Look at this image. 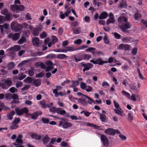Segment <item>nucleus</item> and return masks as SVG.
<instances>
[{
	"instance_id": "052dcab7",
	"label": "nucleus",
	"mask_w": 147,
	"mask_h": 147,
	"mask_svg": "<svg viewBox=\"0 0 147 147\" xmlns=\"http://www.w3.org/2000/svg\"><path fill=\"white\" fill-rule=\"evenodd\" d=\"M8 13L7 10L5 8L4 9L1 11V13L4 15H6Z\"/></svg>"
},
{
	"instance_id": "9d476101",
	"label": "nucleus",
	"mask_w": 147,
	"mask_h": 147,
	"mask_svg": "<svg viewBox=\"0 0 147 147\" xmlns=\"http://www.w3.org/2000/svg\"><path fill=\"white\" fill-rule=\"evenodd\" d=\"M130 48V46L127 44H121L118 46L117 49L120 50L124 49L125 51H127L129 50Z\"/></svg>"
},
{
	"instance_id": "4468645a",
	"label": "nucleus",
	"mask_w": 147,
	"mask_h": 147,
	"mask_svg": "<svg viewBox=\"0 0 147 147\" xmlns=\"http://www.w3.org/2000/svg\"><path fill=\"white\" fill-rule=\"evenodd\" d=\"M100 138L103 144L105 146H107L109 144V141L107 137L104 135H101Z\"/></svg>"
},
{
	"instance_id": "4c0bfd02",
	"label": "nucleus",
	"mask_w": 147,
	"mask_h": 147,
	"mask_svg": "<svg viewBox=\"0 0 147 147\" xmlns=\"http://www.w3.org/2000/svg\"><path fill=\"white\" fill-rule=\"evenodd\" d=\"M22 140L20 139L17 138L16 140V141L13 142V144L15 146H17L18 144H21L22 143Z\"/></svg>"
},
{
	"instance_id": "6e6552de",
	"label": "nucleus",
	"mask_w": 147,
	"mask_h": 147,
	"mask_svg": "<svg viewBox=\"0 0 147 147\" xmlns=\"http://www.w3.org/2000/svg\"><path fill=\"white\" fill-rule=\"evenodd\" d=\"M109 18L107 20L106 24L107 25H109L110 23H113L115 21L114 16L111 12L109 13Z\"/></svg>"
},
{
	"instance_id": "c9c22d12",
	"label": "nucleus",
	"mask_w": 147,
	"mask_h": 147,
	"mask_svg": "<svg viewBox=\"0 0 147 147\" xmlns=\"http://www.w3.org/2000/svg\"><path fill=\"white\" fill-rule=\"evenodd\" d=\"M127 116L129 120L131 121H132L133 120V113L131 111H129L128 113Z\"/></svg>"
},
{
	"instance_id": "dca6fc26",
	"label": "nucleus",
	"mask_w": 147,
	"mask_h": 147,
	"mask_svg": "<svg viewBox=\"0 0 147 147\" xmlns=\"http://www.w3.org/2000/svg\"><path fill=\"white\" fill-rule=\"evenodd\" d=\"M32 43L34 45L38 47L40 45V43L39 39L37 37H35L32 39Z\"/></svg>"
},
{
	"instance_id": "37998d69",
	"label": "nucleus",
	"mask_w": 147,
	"mask_h": 147,
	"mask_svg": "<svg viewBox=\"0 0 147 147\" xmlns=\"http://www.w3.org/2000/svg\"><path fill=\"white\" fill-rule=\"evenodd\" d=\"M67 52H72L77 50L76 49H75L74 47H66Z\"/></svg>"
},
{
	"instance_id": "20e7f679",
	"label": "nucleus",
	"mask_w": 147,
	"mask_h": 147,
	"mask_svg": "<svg viewBox=\"0 0 147 147\" xmlns=\"http://www.w3.org/2000/svg\"><path fill=\"white\" fill-rule=\"evenodd\" d=\"M45 64L47 67L45 69V71L46 72H49L52 71L53 69V62L49 60L47 61L45 63Z\"/></svg>"
},
{
	"instance_id": "473e14b6",
	"label": "nucleus",
	"mask_w": 147,
	"mask_h": 147,
	"mask_svg": "<svg viewBox=\"0 0 147 147\" xmlns=\"http://www.w3.org/2000/svg\"><path fill=\"white\" fill-rule=\"evenodd\" d=\"M18 78L20 80H22L25 78L26 76L23 73H21L18 74Z\"/></svg>"
},
{
	"instance_id": "de8ad7c7",
	"label": "nucleus",
	"mask_w": 147,
	"mask_h": 147,
	"mask_svg": "<svg viewBox=\"0 0 147 147\" xmlns=\"http://www.w3.org/2000/svg\"><path fill=\"white\" fill-rule=\"evenodd\" d=\"M15 66L14 63L13 62H11L9 63L7 66L8 69H12Z\"/></svg>"
},
{
	"instance_id": "5fc2aeb1",
	"label": "nucleus",
	"mask_w": 147,
	"mask_h": 147,
	"mask_svg": "<svg viewBox=\"0 0 147 147\" xmlns=\"http://www.w3.org/2000/svg\"><path fill=\"white\" fill-rule=\"evenodd\" d=\"M83 56L84 59L88 60L91 57V55L89 54H85L83 55Z\"/></svg>"
},
{
	"instance_id": "4d7b16f0",
	"label": "nucleus",
	"mask_w": 147,
	"mask_h": 147,
	"mask_svg": "<svg viewBox=\"0 0 147 147\" xmlns=\"http://www.w3.org/2000/svg\"><path fill=\"white\" fill-rule=\"evenodd\" d=\"M85 90L87 92H91L92 91V88L90 86H87Z\"/></svg>"
},
{
	"instance_id": "338daca9",
	"label": "nucleus",
	"mask_w": 147,
	"mask_h": 147,
	"mask_svg": "<svg viewBox=\"0 0 147 147\" xmlns=\"http://www.w3.org/2000/svg\"><path fill=\"white\" fill-rule=\"evenodd\" d=\"M74 58L75 60V61L76 62H78L79 61H82V56H79L78 57H75Z\"/></svg>"
},
{
	"instance_id": "bf43d9fd",
	"label": "nucleus",
	"mask_w": 147,
	"mask_h": 147,
	"mask_svg": "<svg viewBox=\"0 0 147 147\" xmlns=\"http://www.w3.org/2000/svg\"><path fill=\"white\" fill-rule=\"evenodd\" d=\"M49 40L50 39L49 38H47L45 40V42L46 44H47L48 43V46L49 47H50L51 46V44H53L51 42L50 43H49Z\"/></svg>"
},
{
	"instance_id": "7c9ffc66",
	"label": "nucleus",
	"mask_w": 147,
	"mask_h": 147,
	"mask_svg": "<svg viewBox=\"0 0 147 147\" xmlns=\"http://www.w3.org/2000/svg\"><path fill=\"white\" fill-rule=\"evenodd\" d=\"M15 114V112L14 111H12L11 113L8 114L7 115L8 119L9 120L12 119L13 118V116Z\"/></svg>"
},
{
	"instance_id": "0e129e2a",
	"label": "nucleus",
	"mask_w": 147,
	"mask_h": 147,
	"mask_svg": "<svg viewBox=\"0 0 147 147\" xmlns=\"http://www.w3.org/2000/svg\"><path fill=\"white\" fill-rule=\"evenodd\" d=\"M25 9V7L24 6L22 5H18L17 8V11H23Z\"/></svg>"
},
{
	"instance_id": "6e6d98bb",
	"label": "nucleus",
	"mask_w": 147,
	"mask_h": 147,
	"mask_svg": "<svg viewBox=\"0 0 147 147\" xmlns=\"http://www.w3.org/2000/svg\"><path fill=\"white\" fill-rule=\"evenodd\" d=\"M61 145L62 147H70V146L68 145V144L64 141H63L61 144Z\"/></svg>"
},
{
	"instance_id": "13d9d810",
	"label": "nucleus",
	"mask_w": 147,
	"mask_h": 147,
	"mask_svg": "<svg viewBox=\"0 0 147 147\" xmlns=\"http://www.w3.org/2000/svg\"><path fill=\"white\" fill-rule=\"evenodd\" d=\"M57 108L54 107H52L49 109V110L50 112L53 113H57Z\"/></svg>"
},
{
	"instance_id": "09e8293b",
	"label": "nucleus",
	"mask_w": 147,
	"mask_h": 147,
	"mask_svg": "<svg viewBox=\"0 0 147 147\" xmlns=\"http://www.w3.org/2000/svg\"><path fill=\"white\" fill-rule=\"evenodd\" d=\"M21 49V47L18 45H16L13 47V50L15 51H18Z\"/></svg>"
},
{
	"instance_id": "4be33fe9",
	"label": "nucleus",
	"mask_w": 147,
	"mask_h": 147,
	"mask_svg": "<svg viewBox=\"0 0 147 147\" xmlns=\"http://www.w3.org/2000/svg\"><path fill=\"white\" fill-rule=\"evenodd\" d=\"M12 98L13 100V101L11 102L12 105L14 103H18L19 101L18 100V97L17 95L15 94H14L12 95Z\"/></svg>"
},
{
	"instance_id": "393cba45",
	"label": "nucleus",
	"mask_w": 147,
	"mask_h": 147,
	"mask_svg": "<svg viewBox=\"0 0 147 147\" xmlns=\"http://www.w3.org/2000/svg\"><path fill=\"white\" fill-rule=\"evenodd\" d=\"M23 28H24L32 30L33 28V26L31 25H28V24L24 23L22 25Z\"/></svg>"
},
{
	"instance_id": "c756f323",
	"label": "nucleus",
	"mask_w": 147,
	"mask_h": 147,
	"mask_svg": "<svg viewBox=\"0 0 147 147\" xmlns=\"http://www.w3.org/2000/svg\"><path fill=\"white\" fill-rule=\"evenodd\" d=\"M39 103L42 108L45 109L47 107V105L46 104V102L44 100L40 101Z\"/></svg>"
},
{
	"instance_id": "5701e85b",
	"label": "nucleus",
	"mask_w": 147,
	"mask_h": 147,
	"mask_svg": "<svg viewBox=\"0 0 147 147\" xmlns=\"http://www.w3.org/2000/svg\"><path fill=\"white\" fill-rule=\"evenodd\" d=\"M50 138L48 135H45L42 139V141L44 144H47L49 141Z\"/></svg>"
},
{
	"instance_id": "2eb2a0df",
	"label": "nucleus",
	"mask_w": 147,
	"mask_h": 147,
	"mask_svg": "<svg viewBox=\"0 0 147 147\" xmlns=\"http://www.w3.org/2000/svg\"><path fill=\"white\" fill-rule=\"evenodd\" d=\"M114 111L116 114L120 116L123 117L125 115L124 111L121 108L117 109H114Z\"/></svg>"
},
{
	"instance_id": "aec40b11",
	"label": "nucleus",
	"mask_w": 147,
	"mask_h": 147,
	"mask_svg": "<svg viewBox=\"0 0 147 147\" xmlns=\"http://www.w3.org/2000/svg\"><path fill=\"white\" fill-rule=\"evenodd\" d=\"M35 65L38 67H40L41 68L45 69L47 67L46 65L43 63L41 62L36 63L35 64Z\"/></svg>"
},
{
	"instance_id": "bb28decb",
	"label": "nucleus",
	"mask_w": 147,
	"mask_h": 147,
	"mask_svg": "<svg viewBox=\"0 0 147 147\" xmlns=\"http://www.w3.org/2000/svg\"><path fill=\"white\" fill-rule=\"evenodd\" d=\"M86 125L90 127H93L95 129H99L100 128V127L99 126L90 123H86Z\"/></svg>"
},
{
	"instance_id": "49530a36",
	"label": "nucleus",
	"mask_w": 147,
	"mask_h": 147,
	"mask_svg": "<svg viewBox=\"0 0 147 147\" xmlns=\"http://www.w3.org/2000/svg\"><path fill=\"white\" fill-rule=\"evenodd\" d=\"M67 57L64 54H59L56 57V58L60 59H62L65 58H66Z\"/></svg>"
},
{
	"instance_id": "f257e3e1",
	"label": "nucleus",
	"mask_w": 147,
	"mask_h": 147,
	"mask_svg": "<svg viewBox=\"0 0 147 147\" xmlns=\"http://www.w3.org/2000/svg\"><path fill=\"white\" fill-rule=\"evenodd\" d=\"M59 119L62 120L59 122V126H62L64 129H67L71 127L72 124L71 123L65 121L66 119L65 118H60Z\"/></svg>"
},
{
	"instance_id": "a18cd8bd",
	"label": "nucleus",
	"mask_w": 147,
	"mask_h": 147,
	"mask_svg": "<svg viewBox=\"0 0 147 147\" xmlns=\"http://www.w3.org/2000/svg\"><path fill=\"white\" fill-rule=\"evenodd\" d=\"M16 27V29L14 30L16 32L19 31L21 29L23 28L22 25L18 23Z\"/></svg>"
},
{
	"instance_id": "423d86ee",
	"label": "nucleus",
	"mask_w": 147,
	"mask_h": 147,
	"mask_svg": "<svg viewBox=\"0 0 147 147\" xmlns=\"http://www.w3.org/2000/svg\"><path fill=\"white\" fill-rule=\"evenodd\" d=\"M105 132L109 135H114L115 133H119V131L117 130H114L112 128H108L105 130Z\"/></svg>"
},
{
	"instance_id": "c85d7f7f",
	"label": "nucleus",
	"mask_w": 147,
	"mask_h": 147,
	"mask_svg": "<svg viewBox=\"0 0 147 147\" xmlns=\"http://www.w3.org/2000/svg\"><path fill=\"white\" fill-rule=\"evenodd\" d=\"M122 40L124 42H130L131 41L132 42L133 40V39L130 37H124L122 38Z\"/></svg>"
},
{
	"instance_id": "ddd939ff",
	"label": "nucleus",
	"mask_w": 147,
	"mask_h": 147,
	"mask_svg": "<svg viewBox=\"0 0 147 147\" xmlns=\"http://www.w3.org/2000/svg\"><path fill=\"white\" fill-rule=\"evenodd\" d=\"M77 95L79 96H82V97H84L87 98L88 99V102L90 104H91L92 103H95V102L93 100L91 99L90 97H88L87 95L82 94L81 92H78L77 93Z\"/></svg>"
},
{
	"instance_id": "e433bc0d",
	"label": "nucleus",
	"mask_w": 147,
	"mask_h": 147,
	"mask_svg": "<svg viewBox=\"0 0 147 147\" xmlns=\"http://www.w3.org/2000/svg\"><path fill=\"white\" fill-rule=\"evenodd\" d=\"M18 127V125L13 121L12 125L10 127V128L11 129H16Z\"/></svg>"
},
{
	"instance_id": "ea45409f",
	"label": "nucleus",
	"mask_w": 147,
	"mask_h": 147,
	"mask_svg": "<svg viewBox=\"0 0 147 147\" xmlns=\"http://www.w3.org/2000/svg\"><path fill=\"white\" fill-rule=\"evenodd\" d=\"M34 84L36 87L40 85V81L39 79L35 80L34 81Z\"/></svg>"
},
{
	"instance_id": "39448f33",
	"label": "nucleus",
	"mask_w": 147,
	"mask_h": 147,
	"mask_svg": "<svg viewBox=\"0 0 147 147\" xmlns=\"http://www.w3.org/2000/svg\"><path fill=\"white\" fill-rule=\"evenodd\" d=\"M84 97H82L81 98H75V100H77L78 102L80 104L84 106H86L87 105L88 101L87 102L85 98Z\"/></svg>"
},
{
	"instance_id": "cd10ccee",
	"label": "nucleus",
	"mask_w": 147,
	"mask_h": 147,
	"mask_svg": "<svg viewBox=\"0 0 147 147\" xmlns=\"http://www.w3.org/2000/svg\"><path fill=\"white\" fill-rule=\"evenodd\" d=\"M18 5L14 4L10 6L11 9L13 12L18 13L17 11Z\"/></svg>"
},
{
	"instance_id": "9b49d317",
	"label": "nucleus",
	"mask_w": 147,
	"mask_h": 147,
	"mask_svg": "<svg viewBox=\"0 0 147 147\" xmlns=\"http://www.w3.org/2000/svg\"><path fill=\"white\" fill-rule=\"evenodd\" d=\"M12 83L11 80L9 78H7L5 81V83L6 86H5L4 84H3L2 85V87L3 88L7 89L8 88V87L10 86L11 85Z\"/></svg>"
},
{
	"instance_id": "f3484780",
	"label": "nucleus",
	"mask_w": 147,
	"mask_h": 147,
	"mask_svg": "<svg viewBox=\"0 0 147 147\" xmlns=\"http://www.w3.org/2000/svg\"><path fill=\"white\" fill-rule=\"evenodd\" d=\"M127 19L126 17L124 16H121L119 17L118 19V21L119 23L123 24L127 21Z\"/></svg>"
},
{
	"instance_id": "58836bf2",
	"label": "nucleus",
	"mask_w": 147,
	"mask_h": 147,
	"mask_svg": "<svg viewBox=\"0 0 147 147\" xmlns=\"http://www.w3.org/2000/svg\"><path fill=\"white\" fill-rule=\"evenodd\" d=\"M141 14L138 13H136L134 16V18L136 20H139L141 18Z\"/></svg>"
},
{
	"instance_id": "0eeeda50",
	"label": "nucleus",
	"mask_w": 147,
	"mask_h": 147,
	"mask_svg": "<svg viewBox=\"0 0 147 147\" xmlns=\"http://www.w3.org/2000/svg\"><path fill=\"white\" fill-rule=\"evenodd\" d=\"M131 25L130 23L128 21L125 23L120 27L121 29L123 31L125 32L126 30L130 28Z\"/></svg>"
},
{
	"instance_id": "a19ab883",
	"label": "nucleus",
	"mask_w": 147,
	"mask_h": 147,
	"mask_svg": "<svg viewBox=\"0 0 147 147\" xmlns=\"http://www.w3.org/2000/svg\"><path fill=\"white\" fill-rule=\"evenodd\" d=\"M93 5L95 6H97L99 7L102 5V3L101 2H98L96 0H94L93 1Z\"/></svg>"
},
{
	"instance_id": "c03bdc74",
	"label": "nucleus",
	"mask_w": 147,
	"mask_h": 147,
	"mask_svg": "<svg viewBox=\"0 0 147 147\" xmlns=\"http://www.w3.org/2000/svg\"><path fill=\"white\" fill-rule=\"evenodd\" d=\"M32 81V78L30 77H28L24 80V82L27 83H30Z\"/></svg>"
},
{
	"instance_id": "774afa93",
	"label": "nucleus",
	"mask_w": 147,
	"mask_h": 147,
	"mask_svg": "<svg viewBox=\"0 0 147 147\" xmlns=\"http://www.w3.org/2000/svg\"><path fill=\"white\" fill-rule=\"evenodd\" d=\"M5 19L7 21H8L10 19V17L12 15L11 13H8L6 15H5Z\"/></svg>"
},
{
	"instance_id": "2f4dec72",
	"label": "nucleus",
	"mask_w": 147,
	"mask_h": 147,
	"mask_svg": "<svg viewBox=\"0 0 147 147\" xmlns=\"http://www.w3.org/2000/svg\"><path fill=\"white\" fill-rule=\"evenodd\" d=\"M71 82L72 84L70 86V87L71 88L76 87L79 84V82L78 81H73Z\"/></svg>"
},
{
	"instance_id": "603ef678",
	"label": "nucleus",
	"mask_w": 147,
	"mask_h": 147,
	"mask_svg": "<svg viewBox=\"0 0 147 147\" xmlns=\"http://www.w3.org/2000/svg\"><path fill=\"white\" fill-rule=\"evenodd\" d=\"M73 33L74 34H78L81 32V29L80 28H78L73 30Z\"/></svg>"
},
{
	"instance_id": "7ed1b4c3",
	"label": "nucleus",
	"mask_w": 147,
	"mask_h": 147,
	"mask_svg": "<svg viewBox=\"0 0 147 147\" xmlns=\"http://www.w3.org/2000/svg\"><path fill=\"white\" fill-rule=\"evenodd\" d=\"M95 60H91L90 61V62L94 64H98L99 65H102L103 64L107 63V61H103L101 58H98L95 59Z\"/></svg>"
},
{
	"instance_id": "a211bd4d",
	"label": "nucleus",
	"mask_w": 147,
	"mask_h": 147,
	"mask_svg": "<svg viewBox=\"0 0 147 147\" xmlns=\"http://www.w3.org/2000/svg\"><path fill=\"white\" fill-rule=\"evenodd\" d=\"M108 16V14L107 12L105 11L102 12L101 13L99 16L100 19H104L107 18Z\"/></svg>"
},
{
	"instance_id": "f704fd0d",
	"label": "nucleus",
	"mask_w": 147,
	"mask_h": 147,
	"mask_svg": "<svg viewBox=\"0 0 147 147\" xmlns=\"http://www.w3.org/2000/svg\"><path fill=\"white\" fill-rule=\"evenodd\" d=\"M56 58V55L54 54H49L47 55L45 57L46 59H53Z\"/></svg>"
},
{
	"instance_id": "79ce46f5",
	"label": "nucleus",
	"mask_w": 147,
	"mask_h": 147,
	"mask_svg": "<svg viewBox=\"0 0 147 147\" xmlns=\"http://www.w3.org/2000/svg\"><path fill=\"white\" fill-rule=\"evenodd\" d=\"M30 61V60H24L22 62L20 63L18 65V67H21L22 66L24 65L25 64L27 63Z\"/></svg>"
},
{
	"instance_id": "72a5a7b5",
	"label": "nucleus",
	"mask_w": 147,
	"mask_h": 147,
	"mask_svg": "<svg viewBox=\"0 0 147 147\" xmlns=\"http://www.w3.org/2000/svg\"><path fill=\"white\" fill-rule=\"evenodd\" d=\"M26 38L23 36H22L21 38L18 41V43L19 44H22L25 42Z\"/></svg>"
},
{
	"instance_id": "f03ea898",
	"label": "nucleus",
	"mask_w": 147,
	"mask_h": 147,
	"mask_svg": "<svg viewBox=\"0 0 147 147\" xmlns=\"http://www.w3.org/2000/svg\"><path fill=\"white\" fill-rule=\"evenodd\" d=\"M16 114L18 115H21L24 113H27L28 112V110L27 107H25L24 108L20 109L18 108L15 109Z\"/></svg>"
},
{
	"instance_id": "864d4df0",
	"label": "nucleus",
	"mask_w": 147,
	"mask_h": 147,
	"mask_svg": "<svg viewBox=\"0 0 147 147\" xmlns=\"http://www.w3.org/2000/svg\"><path fill=\"white\" fill-rule=\"evenodd\" d=\"M87 85L86 84L82 82H81L80 84V87L81 89L85 90L86 87Z\"/></svg>"
},
{
	"instance_id": "1a4fd4ad",
	"label": "nucleus",
	"mask_w": 147,
	"mask_h": 147,
	"mask_svg": "<svg viewBox=\"0 0 147 147\" xmlns=\"http://www.w3.org/2000/svg\"><path fill=\"white\" fill-rule=\"evenodd\" d=\"M20 34L19 33L15 34L11 33L8 35V37L11 38L13 40L16 41L20 37Z\"/></svg>"
},
{
	"instance_id": "f8f14e48",
	"label": "nucleus",
	"mask_w": 147,
	"mask_h": 147,
	"mask_svg": "<svg viewBox=\"0 0 147 147\" xmlns=\"http://www.w3.org/2000/svg\"><path fill=\"white\" fill-rule=\"evenodd\" d=\"M82 66L84 67L83 69V72H85L86 71L89 70L90 68L93 67V65L91 63H88L87 64H84L83 63H81Z\"/></svg>"
},
{
	"instance_id": "e2e57ef3",
	"label": "nucleus",
	"mask_w": 147,
	"mask_h": 147,
	"mask_svg": "<svg viewBox=\"0 0 147 147\" xmlns=\"http://www.w3.org/2000/svg\"><path fill=\"white\" fill-rule=\"evenodd\" d=\"M82 42V40L80 39H78L74 42V43L75 44L77 45H80Z\"/></svg>"
},
{
	"instance_id": "3c124183",
	"label": "nucleus",
	"mask_w": 147,
	"mask_h": 147,
	"mask_svg": "<svg viewBox=\"0 0 147 147\" xmlns=\"http://www.w3.org/2000/svg\"><path fill=\"white\" fill-rule=\"evenodd\" d=\"M30 115L31 116L32 119H36L38 116V115L37 114V113L36 112L32 114H30Z\"/></svg>"
},
{
	"instance_id": "6ab92c4d",
	"label": "nucleus",
	"mask_w": 147,
	"mask_h": 147,
	"mask_svg": "<svg viewBox=\"0 0 147 147\" xmlns=\"http://www.w3.org/2000/svg\"><path fill=\"white\" fill-rule=\"evenodd\" d=\"M41 30V28L40 27H37L34 28L33 30V35L35 36H38L39 34V32Z\"/></svg>"
},
{
	"instance_id": "a878e982",
	"label": "nucleus",
	"mask_w": 147,
	"mask_h": 147,
	"mask_svg": "<svg viewBox=\"0 0 147 147\" xmlns=\"http://www.w3.org/2000/svg\"><path fill=\"white\" fill-rule=\"evenodd\" d=\"M57 113L61 115H63L66 113V111L65 110H62L60 108H57Z\"/></svg>"
},
{
	"instance_id": "8fccbe9b",
	"label": "nucleus",
	"mask_w": 147,
	"mask_h": 147,
	"mask_svg": "<svg viewBox=\"0 0 147 147\" xmlns=\"http://www.w3.org/2000/svg\"><path fill=\"white\" fill-rule=\"evenodd\" d=\"M122 93L123 95L125 96L128 98H130V94L129 93H128L124 90H123L122 91Z\"/></svg>"
},
{
	"instance_id": "680f3d73",
	"label": "nucleus",
	"mask_w": 147,
	"mask_h": 147,
	"mask_svg": "<svg viewBox=\"0 0 147 147\" xmlns=\"http://www.w3.org/2000/svg\"><path fill=\"white\" fill-rule=\"evenodd\" d=\"M58 40L57 38L55 36H52V42L53 44Z\"/></svg>"
},
{
	"instance_id": "412c9836",
	"label": "nucleus",
	"mask_w": 147,
	"mask_h": 147,
	"mask_svg": "<svg viewBox=\"0 0 147 147\" xmlns=\"http://www.w3.org/2000/svg\"><path fill=\"white\" fill-rule=\"evenodd\" d=\"M9 27V25L6 23H5L3 25H0V29L1 33L3 34V28L5 29H7Z\"/></svg>"
},
{
	"instance_id": "b1692460",
	"label": "nucleus",
	"mask_w": 147,
	"mask_h": 147,
	"mask_svg": "<svg viewBox=\"0 0 147 147\" xmlns=\"http://www.w3.org/2000/svg\"><path fill=\"white\" fill-rule=\"evenodd\" d=\"M18 23L15 21L12 22L11 24V29L14 30L15 29H16V26H17Z\"/></svg>"
},
{
	"instance_id": "69168bd1",
	"label": "nucleus",
	"mask_w": 147,
	"mask_h": 147,
	"mask_svg": "<svg viewBox=\"0 0 147 147\" xmlns=\"http://www.w3.org/2000/svg\"><path fill=\"white\" fill-rule=\"evenodd\" d=\"M5 19L4 16L0 15V24H3L5 22Z\"/></svg>"
}]
</instances>
